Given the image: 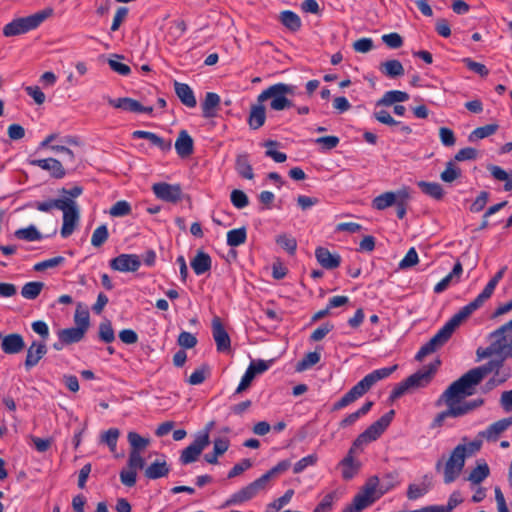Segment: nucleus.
Listing matches in <instances>:
<instances>
[{
  "label": "nucleus",
  "mask_w": 512,
  "mask_h": 512,
  "mask_svg": "<svg viewBox=\"0 0 512 512\" xmlns=\"http://www.w3.org/2000/svg\"><path fill=\"white\" fill-rule=\"evenodd\" d=\"M47 353V347L44 342L33 341L27 349L26 359L24 362L27 371L35 367L39 361Z\"/></svg>",
  "instance_id": "obj_22"
},
{
  "label": "nucleus",
  "mask_w": 512,
  "mask_h": 512,
  "mask_svg": "<svg viewBox=\"0 0 512 512\" xmlns=\"http://www.w3.org/2000/svg\"><path fill=\"white\" fill-rule=\"evenodd\" d=\"M357 448L351 446L346 457H344L339 465L342 467V478L344 480L352 479L359 471L361 464L356 461L353 454L356 453Z\"/></svg>",
  "instance_id": "obj_24"
},
{
  "label": "nucleus",
  "mask_w": 512,
  "mask_h": 512,
  "mask_svg": "<svg viewBox=\"0 0 512 512\" xmlns=\"http://www.w3.org/2000/svg\"><path fill=\"white\" fill-rule=\"evenodd\" d=\"M463 502L461 494L458 491H454L448 499L447 505H431L426 506L428 512H451L455 507Z\"/></svg>",
  "instance_id": "obj_44"
},
{
  "label": "nucleus",
  "mask_w": 512,
  "mask_h": 512,
  "mask_svg": "<svg viewBox=\"0 0 512 512\" xmlns=\"http://www.w3.org/2000/svg\"><path fill=\"white\" fill-rule=\"evenodd\" d=\"M99 338L105 343H111L115 340V333L109 320H105L99 325Z\"/></svg>",
  "instance_id": "obj_59"
},
{
  "label": "nucleus",
  "mask_w": 512,
  "mask_h": 512,
  "mask_svg": "<svg viewBox=\"0 0 512 512\" xmlns=\"http://www.w3.org/2000/svg\"><path fill=\"white\" fill-rule=\"evenodd\" d=\"M65 208L63 211V224L61 228V236L63 238L69 237L75 230L79 221V210L76 202L70 198H66Z\"/></svg>",
  "instance_id": "obj_11"
},
{
  "label": "nucleus",
  "mask_w": 512,
  "mask_h": 512,
  "mask_svg": "<svg viewBox=\"0 0 512 512\" xmlns=\"http://www.w3.org/2000/svg\"><path fill=\"white\" fill-rule=\"evenodd\" d=\"M490 340H491V343L488 347L477 349L476 354H477L478 360L488 358L492 355L502 356V351L499 348L500 347L499 343L496 342L495 339H490Z\"/></svg>",
  "instance_id": "obj_60"
},
{
  "label": "nucleus",
  "mask_w": 512,
  "mask_h": 512,
  "mask_svg": "<svg viewBox=\"0 0 512 512\" xmlns=\"http://www.w3.org/2000/svg\"><path fill=\"white\" fill-rule=\"evenodd\" d=\"M109 232L106 225L97 227L91 237V244L94 247H101L108 239Z\"/></svg>",
  "instance_id": "obj_61"
},
{
  "label": "nucleus",
  "mask_w": 512,
  "mask_h": 512,
  "mask_svg": "<svg viewBox=\"0 0 512 512\" xmlns=\"http://www.w3.org/2000/svg\"><path fill=\"white\" fill-rule=\"evenodd\" d=\"M467 450L468 447L465 444H459L452 450L445 463H443V458L436 462L435 469L437 472L443 469L446 484L454 482L461 474L467 458Z\"/></svg>",
  "instance_id": "obj_2"
},
{
  "label": "nucleus",
  "mask_w": 512,
  "mask_h": 512,
  "mask_svg": "<svg viewBox=\"0 0 512 512\" xmlns=\"http://www.w3.org/2000/svg\"><path fill=\"white\" fill-rule=\"evenodd\" d=\"M395 415L394 410H390L381 416L377 421L372 423L364 432L358 435V437L354 440L352 446L357 449L361 446L368 444L372 441L378 439L381 434L386 430V428L390 425Z\"/></svg>",
  "instance_id": "obj_6"
},
{
  "label": "nucleus",
  "mask_w": 512,
  "mask_h": 512,
  "mask_svg": "<svg viewBox=\"0 0 512 512\" xmlns=\"http://www.w3.org/2000/svg\"><path fill=\"white\" fill-rule=\"evenodd\" d=\"M29 164L48 171L50 176L55 179H62L66 175L62 163L55 158L33 159L29 160Z\"/></svg>",
  "instance_id": "obj_19"
},
{
  "label": "nucleus",
  "mask_w": 512,
  "mask_h": 512,
  "mask_svg": "<svg viewBox=\"0 0 512 512\" xmlns=\"http://www.w3.org/2000/svg\"><path fill=\"white\" fill-rule=\"evenodd\" d=\"M276 243L290 255L295 254L297 249V241L293 236L288 234H280L276 238Z\"/></svg>",
  "instance_id": "obj_57"
},
{
  "label": "nucleus",
  "mask_w": 512,
  "mask_h": 512,
  "mask_svg": "<svg viewBox=\"0 0 512 512\" xmlns=\"http://www.w3.org/2000/svg\"><path fill=\"white\" fill-rule=\"evenodd\" d=\"M440 364L441 361L439 359H436L427 367H424L423 369H420L416 373L407 377L405 380L407 381V384L409 385L410 389H417L427 386L433 379V376L436 373Z\"/></svg>",
  "instance_id": "obj_14"
},
{
  "label": "nucleus",
  "mask_w": 512,
  "mask_h": 512,
  "mask_svg": "<svg viewBox=\"0 0 512 512\" xmlns=\"http://www.w3.org/2000/svg\"><path fill=\"white\" fill-rule=\"evenodd\" d=\"M463 393V391L453 382L447 387V389L440 395L438 400L436 401V406L446 405L447 409L438 413L433 419L430 427L432 429L440 428L444 425V422L447 418H458L459 415L457 413L455 402L456 397Z\"/></svg>",
  "instance_id": "obj_5"
},
{
  "label": "nucleus",
  "mask_w": 512,
  "mask_h": 512,
  "mask_svg": "<svg viewBox=\"0 0 512 512\" xmlns=\"http://www.w3.org/2000/svg\"><path fill=\"white\" fill-rule=\"evenodd\" d=\"M220 96L214 92H208L201 104L204 118H213L217 115L216 109L220 105Z\"/></svg>",
  "instance_id": "obj_33"
},
{
  "label": "nucleus",
  "mask_w": 512,
  "mask_h": 512,
  "mask_svg": "<svg viewBox=\"0 0 512 512\" xmlns=\"http://www.w3.org/2000/svg\"><path fill=\"white\" fill-rule=\"evenodd\" d=\"M417 185L424 194L436 200H441L444 196V190L437 182L419 181Z\"/></svg>",
  "instance_id": "obj_46"
},
{
  "label": "nucleus",
  "mask_w": 512,
  "mask_h": 512,
  "mask_svg": "<svg viewBox=\"0 0 512 512\" xmlns=\"http://www.w3.org/2000/svg\"><path fill=\"white\" fill-rule=\"evenodd\" d=\"M235 169L242 178L249 180L254 178L253 168L250 164L248 154H240L237 156Z\"/></svg>",
  "instance_id": "obj_40"
},
{
  "label": "nucleus",
  "mask_w": 512,
  "mask_h": 512,
  "mask_svg": "<svg viewBox=\"0 0 512 512\" xmlns=\"http://www.w3.org/2000/svg\"><path fill=\"white\" fill-rule=\"evenodd\" d=\"M175 150L182 159L190 157L194 152L193 138L186 130H180L175 141Z\"/></svg>",
  "instance_id": "obj_25"
},
{
  "label": "nucleus",
  "mask_w": 512,
  "mask_h": 512,
  "mask_svg": "<svg viewBox=\"0 0 512 512\" xmlns=\"http://www.w3.org/2000/svg\"><path fill=\"white\" fill-rule=\"evenodd\" d=\"M397 368L398 365L395 364L391 367H384L374 370L371 373L367 374L350 390L359 399L364 394H366L378 381L388 378L394 371L397 370Z\"/></svg>",
  "instance_id": "obj_8"
},
{
  "label": "nucleus",
  "mask_w": 512,
  "mask_h": 512,
  "mask_svg": "<svg viewBox=\"0 0 512 512\" xmlns=\"http://www.w3.org/2000/svg\"><path fill=\"white\" fill-rule=\"evenodd\" d=\"M266 109L263 102H258L251 105L249 116L247 119L248 125L251 129L257 130L265 124Z\"/></svg>",
  "instance_id": "obj_28"
},
{
  "label": "nucleus",
  "mask_w": 512,
  "mask_h": 512,
  "mask_svg": "<svg viewBox=\"0 0 512 512\" xmlns=\"http://www.w3.org/2000/svg\"><path fill=\"white\" fill-rule=\"evenodd\" d=\"M399 190L396 192H384L372 200V207L376 210H385L388 207L394 206L398 200Z\"/></svg>",
  "instance_id": "obj_35"
},
{
  "label": "nucleus",
  "mask_w": 512,
  "mask_h": 512,
  "mask_svg": "<svg viewBox=\"0 0 512 512\" xmlns=\"http://www.w3.org/2000/svg\"><path fill=\"white\" fill-rule=\"evenodd\" d=\"M152 191L158 199L170 203H177L180 201L183 194L180 184H169L166 182L153 184Z\"/></svg>",
  "instance_id": "obj_15"
},
{
  "label": "nucleus",
  "mask_w": 512,
  "mask_h": 512,
  "mask_svg": "<svg viewBox=\"0 0 512 512\" xmlns=\"http://www.w3.org/2000/svg\"><path fill=\"white\" fill-rule=\"evenodd\" d=\"M106 99L110 106L117 109H122L134 113L151 114L153 112L152 106H143L139 101L133 98L122 97L118 99H112L110 97H106Z\"/></svg>",
  "instance_id": "obj_17"
},
{
  "label": "nucleus",
  "mask_w": 512,
  "mask_h": 512,
  "mask_svg": "<svg viewBox=\"0 0 512 512\" xmlns=\"http://www.w3.org/2000/svg\"><path fill=\"white\" fill-rule=\"evenodd\" d=\"M15 237L20 240L26 241H39L42 239L41 233L37 230L34 225H30L26 228H20L15 231Z\"/></svg>",
  "instance_id": "obj_53"
},
{
  "label": "nucleus",
  "mask_w": 512,
  "mask_h": 512,
  "mask_svg": "<svg viewBox=\"0 0 512 512\" xmlns=\"http://www.w3.org/2000/svg\"><path fill=\"white\" fill-rule=\"evenodd\" d=\"M247 230L245 227L233 229L227 233V245L230 247H237L246 242Z\"/></svg>",
  "instance_id": "obj_52"
},
{
  "label": "nucleus",
  "mask_w": 512,
  "mask_h": 512,
  "mask_svg": "<svg viewBox=\"0 0 512 512\" xmlns=\"http://www.w3.org/2000/svg\"><path fill=\"white\" fill-rule=\"evenodd\" d=\"M279 20L291 32H297L302 26L300 17L293 11L285 10L280 13Z\"/></svg>",
  "instance_id": "obj_38"
},
{
  "label": "nucleus",
  "mask_w": 512,
  "mask_h": 512,
  "mask_svg": "<svg viewBox=\"0 0 512 512\" xmlns=\"http://www.w3.org/2000/svg\"><path fill=\"white\" fill-rule=\"evenodd\" d=\"M295 93V86L285 83H276L264 89L258 96V102L270 100L269 106L274 111H282L294 107V103L287 98Z\"/></svg>",
  "instance_id": "obj_1"
},
{
  "label": "nucleus",
  "mask_w": 512,
  "mask_h": 512,
  "mask_svg": "<svg viewBox=\"0 0 512 512\" xmlns=\"http://www.w3.org/2000/svg\"><path fill=\"white\" fill-rule=\"evenodd\" d=\"M119 435V429L110 428L101 435V442L105 443L109 447L110 451L114 453L116 451Z\"/></svg>",
  "instance_id": "obj_58"
},
{
  "label": "nucleus",
  "mask_w": 512,
  "mask_h": 512,
  "mask_svg": "<svg viewBox=\"0 0 512 512\" xmlns=\"http://www.w3.org/2000/svg\"><path fill=\"white\" fill-rule=\"evenodd\" d=\"M44 286L45 284L39 281L27 282L21 289V295L25 299L34 300L40 295Z\"/></svg>",
  "instance_id": "obj_47"
},
{
  "label": "nucleus",
  "mask_w": 512,
  "mask_h": 512,
  "mask_svg": "<svg viewBox=\"0 0 512 512\" xmlns=\"http://www.w3.org/2000/svg\"><path fill=\"white\" fill-rule=\"evenodd\" d=\"M170 472V467L165 460H155L151 463L144 471L146 478L156 480L162 477H166Z\"/></svg>",
  "instance_id": "obj_32"
},
{
  "label": "nucleus",
  "mask_w": 512,
  "mask_h": 512,
  "mask_svg": "<svg viewBox=\"0 0 512 512\" xmlns=\"http://www.w3.org/2000/svg\"><path fill=\"white\" fill-rule=\"evenodd\" d=\"M52 13L53 10L48 8L26 17L16 18L3 27V35L13 37L28 33L38 28Z\"/></svg>",
  "instance_id": "obj_3"
},
{
  "label": "nucleus",
  "mask_w": 512,
  "mask_h": 512,
  "mask_svg": "<svg viewBox=\"0 0 512 512\" xmlns=\"http://www.w3.org/2000/svg\"><path fill=\"white\" fill-rule=\"evenodd\" d=\"M74 322L77 328L82 329L85 333L87 332L90 325V316L88 310L82 309L81 304H78L76 308Z\"/></svg>",
  "instance_id": "obj_55"
},
{
  "label": "nucleus",
  "mask_w": 512,
  "mask_h": 512,
  "mask_svg": "<svg viewBox=\"0 0 512 512\" xmlns=\"http://www.w3.org/2000/svg\"><path fill=\"white\" fill-rule=\"evenodd\" d=\"M512 320L489 334V339L499 343L504 359L512 358Z\"/></svg>",
  "instance_id": "obj_12"
},
{
  "label": "nucleus",
  "mask_w": 512,
  "mask_h": 512,
  "mask_svg": "<svg viewBox=\"0 0 512 512\" xmlns=\"http://www.w3.org/2000/svg\"><path fill=\"white\" fill-rule=\"evenodd\" d=\"M111 269L119 272H135L141 266L140 257L136 254H120L110 260Z\"/></svg>",
  "instance_id": "obj_16"
},
{
  "label": "nucleus",
  "mask_w": 512,
  "mask_h": 512,
  "mask_svg": "<svg viewBox=\"0 0 512 512\" xmlns=\"http://www.w3.org/2000/svg\"><path fill=\"white\" fill-rule=\"evenodd\" d=\"M452 333L443 326L427 343L417 352L415 359L422 361L424 357L434 353L451 338Z\"/></svg>",
  "instance_id": "obj_13"
},
{
  "label": "nucleus",
  "mask_w": 512,
  "mask_h": 512,
  "mask_svg": "<svg viewBox=\"0 0 512 512\" xmlns=\"http://www.w3.org/2000/svg\"><path fill=\"white\" fill-rule=\"evenodd\" d=\"M490 474V468L484 460L477 461V465L470 472L467 480L472 484L478 485L483 482Z\"/></svg>",
  "instance_id": "obj_39"
},
{
  "label": "nucleus",
  "mask_w": 512,
  "mask_h": 512,
  "mask_svg": "<svg viewBox=\"0 0 512 512\" xmlns=\"http://www.w3.org/2000/svg\"><path fill=\"white\" fill-rule=\"evenodd\" d=\"M318 461L316 454H310L297 461L293 466V472L299 474L303 472L307 467L314 466Z\"/></svg>",
  "instance_id": "obj_64"
},
{
  "label": "nucleus",
  "mask_w": 512,
  "mask_h": 512,
  "mask_svg": "<svg viewBox=\"0 0 512 512\" xmlns=\"http://www.w3.org/2000/svg\"><path fill=\"white\" fill-rule=\"evenodd\" d=\"M487 169L489 170L494 179L505 182V191L512 190V172L508 173L503 168L497 165H489Z\"/></svg>",
  "instance_id": "obj_45"
},
{
  "label": "nucleus",
  "mask_w": 512,
  "mask_h": 512,
  "mask_svg": "<svg viewBox=\"0 0 512 512\" xmlns=\"http://www.w3.org/2000/svg\"><path fill=\"white\" fill-rule=\"evenodd\" d=\"M505 360L503 356H500L498 359H492L481 366L470 369L453 383L463 392L470 388H475L487 375L492 372L495 373L496 369L502 367Z\"/></svg>",
  "instance_id": "obj_4"
},
{
  "label": "nucleus",
  "mask_w": 512,
  "mask_h": 512,
  "mask_svg": "<svg viewBox=\"0 0 512 512\" xmlns=\"http://www.w3.org/2000/svg\"><path fill=\"white\" fill-rule=\"evenodd\" d=\"M512 425V416L508 418L500 419L491 425L486 430L481 431L479 436L486 439L489 442H495L498 440L500 435L506 431Z\"/></svg>",
  "instance_id": "obj_21"
},
{
  "label": "nucleus",
  "mask_w": 512,
  "mask_h": 512,
  "mask_svg": "<svg viewBox=\"0 0 512 512\" xmlns=\"http://www.w3.org/2000/svg\"><path fill=\"white\" fill-rule=\"evenodd\" d=\"M373 117L382 124L398 127L399 131L403 135H409L412 133L410 126L402 124L400 121H396L386 110L374 111Z\"/></svg>",
  "instance_id": "obj_31"
},
{
  "label": "nucleus",
  "mask_w": 512,
  "mask_h": 512,
  "mask_svg": "<svg viewBox=\"0 0 512 512\" xmlns=\"http://www.w3.org/2000/svg\"><path fill=\"white\" fill-rule=\"evenodd\" d=\"M395 415L394 410H390L381 416L377 421L372 423L364 432L358 435V437L354 440L352 446L357 449L361 446L368 444L372 441L378 439L381 434L386 430V428L390 425Z\"/></svg>",
  "instance_id": "obj_7"
},
{
  "label": "nucleus",
  "mask_w": 512,
  "mask_h": 512,
  "mask_svg": "<svg viewBox=\"0 0 512 512\" xmlns=\"http://www.w3.org/2000/svg\"><path fill=\"white\" fill-rule=\"evenodd\" d=\"M212 334L216 343L218 352H228L231 348V340L229 334L225 330L221 319L215 316L212 319Z\"/></svg>",
  "instance_id": "obj_18"
},
{
  "label": "nucleus",
  "mask_w": 512,
  "mask_h": 512,
  "mask_svg": "<svg viewBox=\"0 0 512 512\" xmlns=\"http://www.w3.org/2000/svg\"><path fill=\"white\" fill-rule=\"evenodd\" d=\"M499 126L497 124H488L474 129L468 136L470 142L484 139L496 133Z\"/></svg>",
  "instance_id": "obj_48"
},
{
  "label": "nucleus",
  "mask_w": 512,
  "mask_h": 512,
  "mask_svg": "<svg viewBox=\"0 0 512 512\" xmlns=\"http://www.w3.org/2000/svg\"><path fill=\"white\" fill-rule=\"evenodd\" d=\"M409 200H410L409 189L406 187L400 189L398 200L394 205L396 207L397 217L399 219H403L405 217Z\"/></svg>",
  "instance_id": "obj_50"
},
{
  "label": "nucleus",
  "mask_w": 512,
  "mask_h": 512,
  "mask_svg": "<svg viewBox=\"0 0 512 512\" xmlns=\"http://www.w3.org/2000/svg\"><path fill=\"white\" fill-rule=\"evenodd\" d=\"M209 427L202 434H199L195 440L182 450L179 461L183 465L191 464L198 460L203 450L210 444L208 433Z\"/></svg>",
  "instance_id": "obj_10"
},
{
  "label": "nucleus",
  "mask_w": 512,
  "mask_h": 512,
  "mask_svg": "<svg viewBox=\"0 0 512 512\" xmlns=\"http://www.w3.org/2000/svg\"><path fill=\"white\" fill-rule=\"evenodd\" d=\"M315 257L318 263L325 269L332 270L340 266L341 257L338 254H332L325 247H317Z\"/></svg>",
  "instance_id": "obj_27"
},
{
  "label": "nucleus",
  "mask_w": 512,
  "mask_h": 512,
  "mask_svg": "<svg viewBox=\"0 0 512 512\" xmlns=\"http://www.w3.org/2000/svg\"><path fill=\"white\" fill-rule=\"evenodd\" d=\"M474 392H475V388H470V389L466 390L465 392L460 393L455 398L456 402H455L454 405L456 407V410H457V413H458L459 417H462V416L472 412L473 410L481 407L484 404V400L483 399H475V400H472V401H463V399L465 397L473 395Z\"/></svg>",
  "instance_id": "obj_20"
},
{
  "label": "nucleus",
  "mask_w": 512,
  "mask_h": 512,
  "mask_svg": "<svg viewBox=\"0 0 512 512\" xmlns=\"http://www.w3.org/2000/svg\"><path fill=\"white\" fill-rule=\"evenodd\" d=\"M66 205V198H59V199H49L47 201H36L34 202L33 204H31L30 206L36 208L37 210L41 211V212H50L52 209L56 208V209H61V208H65Z\"/></svg>",
  "instance_id": "obj_51"
},
{
  "label": "nucleus",
  "mask_w": 512,
  "mask_h": 512,
  "mask_svg": "<svg viewBox=\"0 0 512 512\" xmlns=\"http://www.w3.org/2000/svg\"><path fill=\"white\" fill-rule=\"evenodd\" d=\"M127 440L131 447L130 451H136L138 453H141V451L150 444L149 438L142 437L140 434L134 431L128 433Z\"/></svg>",
  "instance_id": "obj_49"
},
{
  "label": "nucleus",
  "mask_w": 512,
  "mask_h": 512,
  "mask_svg": "<svg viewBox=\"0 0 512 512\" xmlns=\"http://www.w3.org/2000/svg\"><path fill=\"white\" fill-rule=\"evenodd\" d=\"M65 262V258L63 256H56L39 263H36L33 267L34 271L42 272L48 268H54L62 265Z\"/></svg>",
  "instance_id": "obj_63"
},
{
  "label": "nucleus",
  "mask_w": 512,
  "mask_h": 512,
  "mask_svg": "<svg viewBox=\"0 0 512 512\" xmlns=\"http://www.w3.org/2000/svg\"><path fill=\"white\" fill-rule=\"evenodd\" d=\"M480 307L481 305L474 299L454 314L444 326L453 334L455 329Z\"/></svg>",
  "instance_id": "obj_23"
},
{
  "label": "nucleus",
  "mask_w": 512,
  "mask_h": 512,
  "mask_svg": "<svg viewBox=\"0 0 512 512\" xmlns=\"http://www.w3.org/2000/svg\"><path fill=\"white\" fill-rule=\"evenodd\" d=\"M213 452L204 455V459L209 464H217L218 457L223 455L229 448L230 442L227 438H217L213 442Z\"/></svg>",
  "instance_id": "obj_37"
},
{
  "label": "nucleus",
  "mask_w": 512,
  "mask_h": 512,
  "mask_svg": "<svg viewBox=\"0 0 512 512\" xmlns=\"http://www.w3.org/2000/svg\"><path fill=\"white\" fill-rule=\"evenodd\" d=\"M174 90L183 105L189 108L196 106L197 101L194 92L188 84L174 81Z\"/></svg>",
  "instance_id": "obj_30"
},
{
  "label": "nucleus",
  "mask_w": 512,
  "mask_h": 512,
  "mask_svg": "<svg viewBox=\"0 0 512 512\" xmlns=\"http://www.w3.org/2000/svg\"><path fill=\"white\" fill-rule=\"evenodd\" d=\"M257 494L255 493L251 484L243 487L236 493H234L230 499H228L225 503L226 506L241 504L243 502L249 501L254 498Z\"/></svg>",
  "instance_id": "obj_42"
},
{
  "label": "nucleus",
  "mask_w": 512,
  "mask_h": 512,
  "mask_svg": "<svg viewBox=\"0 0 512 512\" xmlns=\"http://www.w3.org/2000/svg\"><path fill=\"white\" fill-rule=\"evenodd\" d=\"M321 355L319 352H309L307 353L302 360H300L296 364V370L298 372L305 371L312 366L316 365L320 361Z\"/></svg>",
  "instance_id": "obj_56"
},
{
  "label": "nucleus",
  "mask_w": 512,
  "mask_h": 512,
  "mask_svg": "<svg viewBox=\"0 0 512 512\" xmlns=\"http://www.w3.org/2000/svg\"><path fill=\"white\" fill-rule=\"evenodd\" d=\"M378 485L379 478L376 475L371 476L366 481L360 491L353 498L358 503L359 507L366 509L382 497V494H380L378 489Z\"/></svg>",
  "instance_id": "obj_9"
},
{
  "label": "nucleus",
  "mask_w": 512,
  "mask_h": 512,
  "mask_svg": "<svg viewBox=\"0 0 512 512\" xmlns=\"http://www.w3.org/2000/svg\"><path fill=\"white\" fill-rule=\"evenodd\" d=\"M380 72L388 78H397L404 75V67L397 59L387 60L379 65Z\"/></svg>",
  "instance_id": "obj_34"
},
{
  "label": "nucleus",
  "mask_w": 512,
  "mask_h": 512,
  "mask_svg": "<svg viewBox=\"0 0 512 512\" xmlns=\"http://www.w3.org/2000/svg\"><path fill=\"white\" fill-rule=\"evenodd\" d=\"M210 369L209 366L206 364L201 365L199 368H197L189 377L188 383L190 385H199L202 384L205 379L207 378V375L209 374Z\"/></svg>",
  "instance_id": "obj_62"
},
{
  "label": "nucleus",
  "mask_w": 512,
  "mask_h": 512,
  "mask_svg": "<svg viewBox=\"0 0 512 512\" xmlns=\"http://www.w3.org/2000/svg\"><path fill=\"white\" fill-rule=\"evenodd\" d=\"M85 336V332L77 327L66 328L58 331V338L67 345L80 342Z\"/></svg>",
  "instance_id": "obj_43"
},
{
  "label": "nucleus",
  "mask_w": 512,
  "mask_h": 512,
  "mask_svg": "<svg viewBox=\"0 0 512 512\" xmlns=\"http://www.w3.org/2000/svg\"><path fill=\"white\" fill-rule=\"evenodd\" d=\"M25 348L23 336L11 333L2 338L1 349L6 354H18Z\"/></svg>",
  "instance_id": "obj_26"
},
{
  "label": "nucleus",
  "mask_w": 512,
  "mask_h": 512,
  "mask_svg": "<svg viewBox=\"0 0 512 512\" xmlns=\"http://www.w3.org/2000/svg\"><path fill=\"white\" fill-rule=\"evenodd\" d=\"M400 484V477L397 471L385 473L382 480H379L378 489L382 496Z\"/></svg>",
  "instance_id": "obj_41"
},
{
  "label": "nucleus",
  "mask_w": 512,
  "mask_h": 512,
  "mask_svg": "<svg viewBox=\"0 0 512 512\" xmlns=\"http://www.w3.org/2000/svg\"><path fill=\"white\" fill-rule=\"evenodd\" d=\"M190 265L196 275H202L211 270L212 259L208 253L198 250Z\"/></svg>",
  "instance_id": "obj_29"
},
{
  "label": "nucleus",
  "mask_w": 512,
  "mask_h": 512,
  "mask_svg": "<svg viewBox=\"0 0 512 512\" xmlns=\"http://www.w3.org/2000/svg\"><path fill=\"white\" fill-rule=\"evenodd\" d=\"M409 99L408 93L400 90H390L384 93V95L377 100L376 106H391L394 103L405 102Z\"/></svg>",
  "instance_id": "obj_36"
},
{
  "label": "nucleus",
  "mask_w": 512,
  "mask_h": 512,
  "mask_svg": "<svg viewBox=\"0 0 512 512\" xmlns=\"http://www.w3.org/2000/svg\"><path fill=\"white\" fill-rule=\"evenodd\" d=\"M460 176L461 169L453 161L447 162L444 171L440 174L441 180L446 183H452Z\"/></svg>",
  "instance_id": "obj_54"
}]
</instances>
